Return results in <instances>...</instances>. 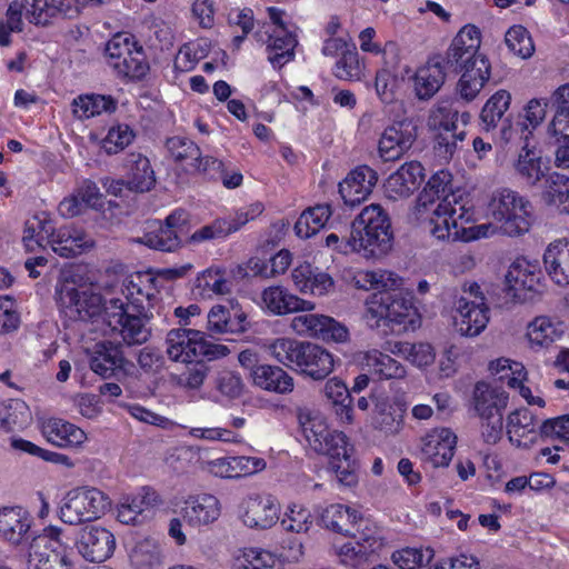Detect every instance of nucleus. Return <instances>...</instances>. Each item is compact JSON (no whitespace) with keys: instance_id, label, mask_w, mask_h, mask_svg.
<instances>
[{"instance_id":"nucleus-22","label":"nucleus","mask_w":569,"mask_h":569,"mask_svg":"<svg viewBox=\"0 0 569 569\" xmlns=\"http://www.w3.org/2000/svg\"><path fill=\"white\" fill-rule=\"evenodd\" d=\"M33 518L22 507H4L0 509V539L10 545H21L31 537Z\"/></svg>"},{"instance_id":"nucleus-17","label":"nucleus","mask_w":569,"mask_h":569,"mask_svg":"<svg viewBox=\"0 0 569 569\" xmlns=\"http://www.w3.org/2000/svg\"><path fill=\"white\" fill-rule=\"evenodd\" d=\"M417 139V126L409 118L393 121L379 139V153L385 161L401 158Z\"/></svg>"},{"instance_id":"nucleus-49","label":"nucleus","mask_w":569,"mask_h":569,"mask_svg":"<svg viewBox=\"0 0 569 569\" xmlns=\"http://www.w3.org/2000/svg\"><path fill=\"white\" fill-rule=\"evenodd\" d=\"M515 168L518 176L528 186H535L548 171V167L542 162L541 158L535 151L528 149H523L519 153Z\"/></svg>"},{"instance_id":"nucleus-14","label":"nucleus","mask_w":569,"mask_h":569,"mask_svg":"<svg viewBox=\"0 0 569 569\" xmlns=\"http://www.w3.org/2000/svg\"><path fill=\"white\" fill-rule=\"evenodd\" d=\"M480 31L475 26H465L453 38L446 56L442 57L443 66L447 71L456 73L463 72L470 67L477 68L476 63L480 60H488L485 56L479 54Z\"/></svg>"},{"instance_id":"nucleus-11","label":"nucleus","mask_w":569,"mask_h":569,"mask_svg":"<svg viewBox=\"0 0 569 569\" xmlns=\"http://www.w3.org/2000/svg\"><path fill=\"white\" fill-rule=\"evenodd\" d=\"M300 422L305 438L315 452L336 459L346 457L348 451H352L345 433L330 429L323 418L308 416L303 421L300 416Z\"/></svg>"},{"instance_id":"nucleus-51","label":"nucleus","mask_w":569,"mask_h":569,"mask_svg":"<svg viewBox=\"0 0 569 569\" xmlns=\"http://www.w3.org/2000/svg\"><path fill=\"white\" fill-rule=\"evenodd\" d=\"M505 281L508 290L513 291V296L517 297L520 290H533L538 283V277L530 270L527 261L518 260L509 267Z\"/></svg>"},{"instance_id":"nucleus-42","label":"nucleus","mask_w":569,"mask_h":569,"mask_svg":"<svg viewBox=\"0 0 569 569\" xmlns=\"http://www.w3.org/2000/svg\"><path fill=\"white\" fill-rule=\"evenodd\" d=\"M128 188L137 192L149 191L154 182V172L147 157L140 153H131L129 157Z\"/></svg>"},{"instance_id":"nucleus-55","label":"nucleus","mask_w":569,"mask_h":569,"mask_svg":"<svg viewBox=\"0 0 569 569\" xmlns=\"http://www.w3.org/2000/svg\"><path fill=\"white\" fill-rule=\"evenodd\" d=\"M546 183L550 203L555 204L561 212L569 214V177L551 172L548 174Z\"/></svg>"},{"instance_id":"nucleus-43","label":"nucleus","mask_w":569,"mask_h":569,"mask_svg":"<svg viewBox=\"0 0 569 569\" xmlns=\"http://www.w3.org/2000/svg\"><path fill=\"white\" fill-rule=\"evenodd\" d=\"M325 397L331 402L337 417L342 422H350L352 419V398L343 381L332 378L323 387Z\"/></svg>"},{"instance_id":"nucleus-64","label":"nucleus","mask_w":569,"mask_h":569,"mask_svg":"<svg viewBox=\"0 0 569 569\" xmlns=\"http://www.w3.org/2000/svg\"><path fill=\"white\" fill-rule=\"evenodd\" d=\"M551 107L555 109V116L550 128H556L558 124L565 122L569 124V83L559 87L551 97Z\"/></svg>"},{"instance_id":"nucleus-59","label":"nucleus","mask_w":569,"mask_h":569,"mask_svg":"<svg viewBox=\"0 0 569 569\" xmlns=\"http://www.w3.org/2000/svg\"><path fill=\"white\" fill-rule=\"evenodd\" d=\"M139 47L133 40V37L127 33H117L106 44V57L109 67H113V63L120 62L126 59L129 54H132L133 50Z\"/></svg>"},{"instance_id":"nucleus-60","label":"nucleus","mask_w":569,"mask_h":569,"mask_svg":"<svg viewBox=\"0 0 569 569\" xmlns=\"http://www.w3.org/2000/svg\"><path fill=\"white\" fill-rule=\"evenodd\" d=\"M29 419V409L22 400H11L9 405L0 401V429L10 430L24 425Z\"/></svg>"},{"instance_id":"nucleus-39","label":"nucleus","mask_w":569,"mask_h":569,"mask_svg":"<svg viewBox=\"0 0 569 569\" xmlns=\"http://www.w3.org/2000/svg\"><path fill=\"white\" fill-rule=\"evenodd\" d=\"M167 149L171 157L179 162H187L193 170L206 171L208 159L201 158L200 149L193 141L186 137H171L167 140Z\"/></svg>"},{"instance_id":"nucleus-19","label":"nucleus","mask_w":569,"mask_h":569,"mask_svg":"<svg viewBox=\"0 0 569 569\" xmlns=\"http://www.w3.org/2000/svg\"><path fill=\"white\" fill-rule=\"evenodd\" d=\"M511 103V94L507 90H498L485 103L480 112L481 126L485 130L490 131L500 123V138L508 142L517 132L511 116H505Z\"/></svg>"},{"instance_id":"nucleus-4","label":"nucleus","mask_w":569,"mask_h":569,"mask_svg":"<svg viewBox=\"0 0 569 569\" xmlns=\"http://www.w3.org/2000/svg\"><path fill=\"white\" fill-rule=\"evenodd\" d=\"M393 233L389 214L380 204L365 207L350 227L345 250H358L366 258H380L392 247Z\"/></svg>"},{"instance_id":"nucleus-28","label":"nucleus","mask_w":569,"mask_h":569,"mask_svg":"<svg viewBox=\"0 0 569 569\" xmlns=\"http://www.w3.org/2000/svg\"><path fill=\"white\" fill-rule=\"evenodd\" d=\"M41 432L48 442L58 448H79L87 441V433L81 428L60 418L43 421Z\"/></svg>"},{"instance_id":"nucleus-48","label":"nucleus","mask_w":569,"mask_h":569,"mask_svg":"<svg viewBox=\"0 0 569 569\" xmlns=\"http://www.w3.org/2000/svg\"><path fill=\"white\" fill-rule=\"evenodd\" d=\"M357 511L340 503L330 505L320 515L321 523L335 532L347 536L351 523L357 519Z\"/></svg>"},{"instance_id":"nucleus-47","label":"nucleus","mask_w":569,"mask_h":569,"mask_svg":"<svg viewBox=\"0 0 569 569\" xmlns=\"http://www.w3.org/2000/svg\"><path fill=\"white\" fill-rule=\"evenodd\" d=\"M213 498L210 495L191 497L186 502L183 518L192 527H206L212 522Z\"/></svg>"},{"instance_id":"nucleus-56","label":"nucleus","mask_w":569,"mask_h":569,"mask_svg":"<svg viewBox=\"0 0 569 569\" xmlns=\"http://www.w3.org/2000/svg\"><path fill=\"white\" fill-rule=\"evenodd\" d=\"M312 525V516L308 508L292 503L288 506L281 526L287 532L306 533Z\"/></svg>"},{"instance_id":"nucleus-31","label":"nucleus","mask_w":569,"mask_h":569,"mask_svg":"<svg viewBox=\"0 0 569 569\" xmlns=\"http://www.w3.org/2000/svg\"><path fill=\"white\" fill-rule=\"evenodd\" d=\"M27 19L36 26H47L58 18H73L76 8L70 0H27Z\"/></svg>"},{"instance_id":"nucleus-27","label":"nucleus","mask_w":569,"mask_h":569,"mask_svg":"<svg viewBox=\"0 0 569 569\" xmlns=\"http://www.w3.org/2000/svg\"><path fill=\"white\" fill-rule=\"evenodd\" d=\"M162 503L160 495L151 487H142L136 493L123 497L118 506V520L126 525H136L147 510Z\"/></svg>"},{"instance_id":"nucleus-40","label":"nucleus","mask_w":569,"mask_h":569,"mask_svg":"<svg viewBox=\"0 0 569 569\" xmlns=\"http://www.w3.org/2000/svg\"><path fill=\"white\" fill-rule=\"evenodd\" d=\"M477 68L470 67L461 72L458 82V92L466 101L473 100L490 77V63L488 60H480L476 63Z\"/></svg>"},{"instance_id":"nucleus-13","label":"nucleus","mask_w":569,"mask_h":569,"mask_svg":"<svg viewBox=\"0 0 569 569\" xmlns=\"http://www.w3.org/2000/svg\"><path fill=\"white\" fill-rule=\"evenodd\" d=\"M280 511L276 497L266 492H252L241 500L238 517L250 529L267 530L278 522Z\"/></svg>"},{"instance_id":"nucleus-24","label":"nucleus","mask_w":569,"mask_h":569,"mask_svg":"<svg viewBox=\"0 0 569 569\" xmlns=\"http://www.w3.org/2000/svg\"><path fill=\"white\" fill-rule=\"evenodd\" d=\"M423 178V168L419 162H407L386 180V197L391 200L409 198L420 187Z\"/></svg>"},{"instance_id":"nucleus-20","label":"nucleus","mask_w":569,"mask_h":569,"mask_svg":"<svg viewBox=\"0 0 569 569\" xmlns=\"http://www.w3.org/2000/svg\"><path fill=\"white\" fill-rule=\"evenodd\" d=\"M457 443L456 435L448 428L433 429L421 440L420 459L432 468L449 466Z\"/></svg>"},{"instance_id":"nucleus-37","label":"nucleus","mask_w":569,"mask_h":569,"mask_svg":"<svg viewBox=\"0 0 569 569\" xmlns=\"http://www.w3.org/2000/svg\"><path fill=\"white\" fill-rule=\"evenodd\" d=\"M362 365L378 379H402L406 376L402 363L376 349L363 353Z\"/></svg>"},{"instance_id":"nucleus-1","label":"nucleus","mask_w":569,"mask_h":569,"mask_svg":"<svg viewBox=\"0 0 569 569\" xmlns=\"http://www.w3.org/2000/svg\"><path fill=\"white\" fill-rule=\"evenodd\" d=\"M156 281L150 273L131 274L121 287L126 301L120 298L109 299L106 323L128 346L142 345L151 336L149 320L159 293Z\"/></svg>"},{"instance_id":"nucleus-62","label":"nucleus","mask_w":569,"mask_h":569,"mask_svg":"<svg viewBox=\"0 0 569 569\" xmlns=\"http://www.w3.org/2000/svg\"><path fill=\"white\" fill-rule=\"evenodd\" d=\"M133 138L134 133L128 124H117L108 130L101 147L108 154H116L128 147Z\"/></svg>"},{"instance_id":"nucleus-29","label":"nucleus","mask_w":569,"mask_h":569,"mask_svg":"<svg viewBox=\"0 0 569 569\" xmlns=\"http://www.w3.org/2000/svg\"><path fill=\"white\" fill-rule=\"evenodd\" d=\"M333 369V358L325 348L305 342L296 371L313 380L325 379Z\"/></svg>"},{"instance_id":"nucleus-52","label":"nucleus","mask_w":569,"mask_h":569,"mask_svg":"<svg viewBox=\"0 0 569 569\" xmlns=\"http://www.w3.org/2000/svg\"><path fill=\"white\" fill-rule=\"evenodd\" d=\"M263 211L260 202L250 204L248 208L238 210L232 218L216 220V238H226L238 231L249 221L256 219Z\"/></svg>"},{"instance_id":"nucleus-35","label":"nucleus","mask_w":569,"mask_h":569,"mask_svg":"<svg viewBox=\"0 0 569 569\" xmlns=\"http://www.w3.org/2000/svg\"><path fill=\"white\" fill-rule=\"evenodd\" d=\"M262 301L274 315L312 310L313 303L289 293L281 287H270L262 292Z\"/></svg>"},{"instance_id":"nucleus-54","label":"nucleus","mask_w":569,"mask_h":569,"mask_svg":"<svg viewBox=\"0 0 569 569\" xmlns=\"http://www.w3.org/2000/svg\"><path fill=\"white\" fill-rule=\"evenodd\" d=\"M433 557V550L422 547H406L396 550L391 559L400 569H420L429 563Z\"/></svg>"},{"instance_id":"nucleus-44","label":"nucleus","mask_w":569,"mask_h":569,"mask_svg":"<svg viewBox=\"0 0 569 569\" xmlns=\"http://www.w3.org/2000/svg\"><path fill=\"white\" fill-rule=\"evenodd\" d=\"M331 213V207L328 203L305 210L295 224L296 234L305 239L311 237L325 227Z\"/></svg>"},{"instance_id":"nucleus-53","label":"nucleus","mask_w":569,"mask_h":569,"mask_svg":"<svg viewBox=\"0 0 569 569\" xmlns=\"http://www.w3.org/2000/svg\"><path fill=\"white\" fill-rule=\"evenodd\" d=\"M118 77L131 81L143 79L149 72V63L141 47L132 51L126 59L111 67Z\"/></svg>"},{"instance_id":"nucleus-61","label":"nucleus","mask_w":569,"mask_h":569,"mask_svg":"<svg viewBox=\"0 0 569 569\" xmlns=\"http://www.w3.org/2000/svg\"><path fill=\"white\" fill-rule=\"evenodd\" d=\"M363 66L360 62L356 46L345 50V53L336 62L335 76L342 80H359Z\"/></svg>"},{"instance_id":"nucleus-10","label":"nucleus","mask_w":569,"mask_h":569,"mask_svg":"<svg viewBox=\"0 0 569 569\" xmlns=\"http://www.w3.org/2000/svg\"><path fill=\"white\" fill-rule=\"evenodd\" d=\"M111 501L102 490L82 486L71 489L60 507V519L68 525H80L100 518Z\"/></svg>"},{"instance_id":"nucleus-36","label":"nucleus","mask_w":569,"mask_h":569,"mask_svg":"<svg viewBox=\"0 0 569 569\" xmlns=\"http://www.w3.org/2000/svg\"><path fill=\"white\" fill-rule=\"evenodd\" d=\"M127 360L121 349L112 343H98L90 357V368L97 375L109 378L117 369H124Z\"/></svg>"},{"instance_id":"nucleus-16","label":"nucleus","mask_w":569,"mask_h":569,"mask_svg":"<svg viewBox=\"0 0 569 569\" xmlns=\"http://www.w3.org/2000/svg\"><path fill=\"white\" fill-rule=\"evenodd\" d=\"M453 310V325L462 336L476 337L486 329L489 308L485 303L483 296H476V299L460 296L455 301Z\"/></svg>"},{"instance_id":"nucleus-21","label":"nucleus","mask_w":569,"mask_h":569,"mask_svg":"<svg viewBox=\"0 0 569 569\" xmlns=\"http://www.w3.org/2000/svg\"><path fill=\"white\" fill-rule=\"evenodd\" d=\"M378 181L377 172L368 166H359L353 169L339 183V193L349 207H355L365 201Z\"/></svg>"},{"instance_id":"nucleus-9","label":"nucleus","mask_w":569,"mask_h":569,"mask_svg":"<svg viewBox=\"0 0 569 569\" xmlns=\"http://www.w3.org/2000/svg\"><path fill=\"white\" fill-rule=\"evenodd\" d=\"M56 293L59 306L69 318L87 321L103 311L106 321V307L109 306V300L98 292L93 283L76 286L74 281L66 278L58 283Z\"/></svg>"},{"instance_id":"nucleus-5","label":"nucleus","mask_w":569,"mask_h":569,"mask_svg":"<svg viewBox=\"0 0 569 569\" xmlns=\"http://www.w3.org/2000/svg\"><path fill=\"white\" fill-rule=\"evenodd\" d=\"M470 121V113L460 112L451 100L438 101L429 111L427 124L436 131L435 152L442 160H450L466 138L465 127Z\"/></svg>"},{"instance_id":"nucleus-57","label":"nucleus","mask_w":569,"mask_h":569,"mask_svg":"<svg viewBox=\"0 0 569 569\" xmlns=\"http://www.w3.org/2000/svg\"><path fill=\"white\" fill-rule=\"evenodd\" d=\"M505 42L508 49L516 56L527 59L535 52L532 39L522 26H513L507 32Z\"/></svg>"},{"instance_id":"nucleus-45","label":"nucleus","mask_w":569,"mask_h":569,"mask_svg":"<svg viewBox=\"0 0 569 569\" xmlns=\"http://www.w3.org/2000/svg\"><path fill=\"white\" fill-rule=\"evenodd\" d=\"M350 532L347 536L352 537L356 540L357 546L365 548L368 551L376 552L383 546V540L379 528L361 516L357 515L353 523H351Z\"/></svg>"},{"instance_id":"nucleus-34","label":"nucleus","mask_w":569,"mask_h":569,"mask_svg":"<svg viewBox=\"0 0 569 569\" xmlns=\"http://www.w3.org/2000/svg\"><path fill=\"white\" fill-rule=\"evenodd\" d=\"M252 383L263 390L286 395L293 390V378L278 366L259 365L250 372Z\"/></svg>"},{"instance_id":"nucleus-63","label":"nucleus","mask_w":569,"mask_h":569,"mask_svg":"<svg viewBox=\"0 0 569 569\" xmlns=\"http://www.w3.org/2000/svg\"><path fill=\"white\" fill-rule=\"evenodd\" d=\"M563 128H550L549 144L553 148L555 163L558 168H569V134Z\"/></svg>"},{"instance_id":"nucleus-2","label":"nucleus","mask_w":569,"mask_h":569,"mask_svg":"<svg viewBox=\"0 0 569 569\" xmlns=\"http://www.w3.org/2000/svg\"><path fill=\"white\" fill-rule=\"evenodd\" d=\"M355 286L363 290H376L366 301L365 320L370 328L401 325L410 317L412 302L399 288L402 279L387 270L360 271Z\"/></svg>"},{"instance_id":"nucleus-46","label":"nucleus","mask_w":569,"mask_h":569,"mask_svg":"<svg viewBox=\"0 0 569 569\" xmlns=\"http://www.w3.org/2000/svg\"><path fill=\"white\" fill-rule=\"evenodd\" d=\"M53 228L44 214H36L24 223L22 242L27 251L34 252L51 238Z\"/></svg>"},{"instance_id":"nucleus-7","label":"nucleus","mask_w":569,"mask_h":569,"mask_svg":"<svg viewBox=\"0 0 569 569\" xmlns=\"http://www.w3.org/2000/svg\"><path fill=\"white\" fill-rule=\"evenodd\" d=\"M508 400V393L496 383L478 381L475 385L471 406L480 420L481 438L488 445H496L502 437Z\"/></svg>"},{"instance_id":"nucleus-26","label":"nucleus","mask_w":569,"mask_h":569,"mask_svg":"<svg viewBox=\"0 0 569 569\" xmlns=\"http://www.w3.org/2000/svg\"><path fill=\"white\" fill-rule=\"evenodd\" d=\"M264 40L261 31L256 32L259 41L267 44L268 61L273 68L280 69L295 58V48L298 44L296 36L288 28L264 31Z\"/></svg>"},{"instance_id":"nucleus-38","label":"nucleus","mask_w":569,"mask_h":569,"mask_svg":"<svg viewBox=\"0 0 569 569\" xmlns=\"http://www.w3.org/2000/svg\"><path fill=\"white\" fill-rule=\"evenodd\" d=\"M116 108L117 102L111 96L81 94L72 101V113L79 120L90 119L103 112H112Z\"/></svg>"},{"instance_id":"nucleus-18","label":"nucleus","mask_w":569,"mask_h":569,"mask_svg":"<svg viewBox=\"0 0 569 569\" xmlns=\"http://www.w3.org/2000/svg\"><path fill=\"white\" fill-rule=\"evenodd\" d=\"M291 326L299 335H309L326 341L345 342L349 338L346 326L323 315L305 313L296 316Z\"/></svg>"},{"instance_id":"nucleus-3","label":"nucleus","mask_w":569,"mask_h":569,"mask_svg":"<svg viewBox=\"0 0 569 569\" xmlns=\"http://www.w3.org/2000/svg\"><path fill=\"white\" fill-rule=\"evenodd\" d=\"M452 177L448 171L436 172L427 182L417 199V208L421 213L436 202L430 218V233L438 240H458L465 230L463 221L469 220V211L460 202V196L452 191Z\"/></svg>"},{"instance_id":"nucleus-6","label":"nucleus","mask_w":569,"mask_h":569,"mask_svg":"<svg viewBox=\"0 0 569 569\" xmlns=\"http://www.w3.org/2000/svg\"><path fill=\"white\" fill-rule=\"evenodd\" d=\"M67 538L59 527L50 526L32 538L26 555L27 569H79Z\"/></svg>"},{"instance_id":"nucleus-50","label":"nucleus","mask_w":569,"mask_h":569,"mask_svg":"<svg viewBox=\"0 0 569 569\" xmlns=\"http://www.w3.org/2000/svg\"><path fill=\"white\" fill-rule=\"evenodd\" d=\"M303 346V341L292 338H277L269 343L268 351L278 362L296 370Z\"/></svg>"},{"instance_id":"nucleus-8","label":"nucleus","mask_w":569,"mask_h":569,"mask_svg":"<svg viewBox=\"0 0 569 569\" xmlns=\"http://www.w3.org/2000/svg\"><path fill=\"white\" fill-rule=\"evenodd\" d=\"M488 213L500 226L503 234L518 237L527 233L533 222V206L517 191L496 190L488 204Z\"/></svg>"},{"instance_id":"nucleus-41","label":"nucleus","mask_w":569,"mask_h":569,"mask_svg":"<svg viewBox=\"0 0 569 569\" xmlns=\"http://www.w3.org/2000/svg\"><path fill=\"white\" fill-rule=\"evenodd\" d=\"M174 230L168 229L162 222L156 220L148 224V231L136 241L151 249L172 252L181 244Z\"/></svg>"},{"instance_id":"nucleus-33","label":"nucleus","mask_w":569,"mask_h":569,"mask_svg":"<svg viewBox=\"0 0 569 569\" xmlns=\"http://www.w3.org/2000/svg\"><path fill=\"white\" fill-rule=\"evenodd\" d=\"M507 435L517 447H528L538 436V423L526 408L512 411L507 419Z\"/></svg>"},{"instance_id":"nucleus-12","label":"nucleus","mask_w":569,"mask_h":569,"mask_svg":"<svg viewBox=\"0 0 569 569\" xmlns=\"http://www.w3.org/2000/svg\"><path fill=\"white\" fill-rule=\"evenodd\" d=\"M167 353L173 361L192 363L199 358L211 360L213 345L204 333L191 329H172L167 335Z\"/></svg>"},{"instance_id":"nucleus-30","label":"nucleus","mask_w":569,"mask_h":569,"mask_svg":"<svg viewBox=\"0 0 569 569\" xmlns=\"http://www.w3.org/2000/svg\"><path fill=\"white\" fill-rule=\"evenodd\" d=\"M441 56L430 58L415 74V91L420 100L432 98L442 87L447 69Z\"/></svg>"},{"instance_id":"nucleus-32","label":"nucleus","mask_w":569,"mask_h":569,"mask_svg":"<svg viewBox=\"0 0 569 569\" xmlns=\"http://www.w3.org/2000/svg\"><path fill=\"white\" fill-rule=\"evenodd\" d=\"M543 266L549 278L559 287L569 286V240L551 242L543 253Z\"/></svg>"},{"instance_id":"nucleus-25","label":"nucleus","mask_w":569,"mask_h":569,"mask_svg":"<svg viewBox=\"0 0 569 569\" xmlns=\"http://www.w3.org/2000/svg\"><path fill=\"white\" fill-rule=\"evenodd\" d=\"M49 243L57 254L69 258L91 249L94 241L82 228L67 224L52 230Z\"/></svg>"},{"instance_id":"nucleus-58","label":"nucleus","mask_w":569,"mask_h":569,"mask_svg":"<svg viewBox=\"0 0 569 569\" xmlns=\"http://www.w3.org/2000/svg\"><path fill=\"white\" fill-rule=\"evenodd\" d=\"M527 336L532 345L543 347L551 343L559 333L550 318L540 316L529 323Z\"/></svg>"},{"instance_id":"nucleus-23","label":"nucleus","mask_w":569,"mask_h":569,"mask_svg":"<svg viewBox=\"0 0 569 569\" xmlns=\"http://www.w3.org/2000/svg\"><path fill=\"white\" fill-rule=\"evenodd\" d=\"M116 546L113 535L102 527H86L77 542L79 553L92 562H102L108 559Z\"/></svg>"},{"instance_id":"nucleus-15","label":"nucleus","mask_w":569,"mask_h":569,"mask_svg":"<svg viewBox=\"0 0 569 569\" xmlns=\"http://www.w3.org/2000/svg\"><path fill=\"white\" fill-rule=\"evenodd\" d=\"M220 273L216 269V333L243 332L246 315L233 298L226 297L231 292L232 282Z\"/></svg>"}]
</instances>
